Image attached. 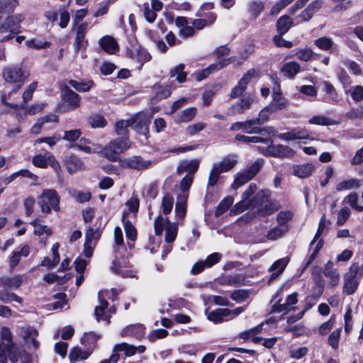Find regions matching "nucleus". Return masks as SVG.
I'll return each mask as SVG.
<instances>
[{"mask_svg": "<svg viewBox=\"0 0 363 363\" xmlns=\"http://www.w3.org/2000/svg\"><path fill=\"white\" fill-rule=\"evenodd\" d=\"M30 77V71L21 63L11 64L2 68L1 77L5 84H13L11 93L17 92Z\"/></svg>", "mask_w": 363, "mask_h": 363, "instance_id": "f257e3e1", "label": "nucleus"}, {"mask_svg": "<svg viewBox=\"0 0 363 363\" xmlns=\"http://www.w3.org/2000/svg\"><path fill=\"white\" fill-rule=\"evenodd\" d=\"M130 142L128 137H120L110 141L104 148L103 155L108 160L116 162L119 155L130 147Z\"/></svg>", "mask_w": 363, "mask_h": 363, "instance_id": "f03ea898", "label": "nucleus"}, {"mask_svg": "<svg viewBox=\"0 0 363 363\" xmlns=\"http://www.w3.org/2000/svg\"><path fill=\"white\" fill-rule=\"evenodd\" d=\"M60 197L56 190L45 189L43 191L38 199V203L43 213L48 214L52 209L55 211H60Z\"/></svg>", "mask_w": 363, "mask_h": 363, "instance_id": "7ed1b4c3", "label": "nucleus"}, {"mask_svg": "<svg viewBox=\"0 0 363 363\" xmlns=\"http://www.w3.org/2000/svg\"><path fill=\"white\" fill-rule=\"evenodd\" d=\"M25 17L21 13H16L7 17L0 26V41L11 39L15 33L19 32L21 23Z\"/></svg>", "mask_w": 363, "mask_h": 363, "instance_id": "20e7f679", "label": "nucleus"}, {"mask_svg": "<svg viewBox=\"0 0 363 363\" xmlns=\"http://www.w3.org/2000/svg\"><path fill=\"white\" fill-rule=\"evenodd\" d=\"M363 276V265L352 264L349 271L344 275L343 292L347 295L353 294L358 286L357 279Z\"/></svg>", "mask_w": 363, "mask_h": 363, "instance_id": "39448f33", "label": "nucleus"}, {"mask_svg": "<svg viewBox=\"0 0 363 363\" xmlns=\"http://www.w3.org/2000/svg\"><path fill=\"white\" fill-rule=\"evenodd\" d=\"M119 163L123 168H129L136 170L146 169L152 164L150 160H145L140 156H132L128 158L121 159Z\"/></svg>", "mask_w": 363, "mask_h": 363, "instance_id": "423d86ee", "label": "nucleus"}, {"mask_svg": "<svg viewBox=\"0 0 363 363\" xmlns=\"http://www.w3.org/2000/svg\"><path fill=\"white\" fill-rule=\"evenodd\" d=\"M127 55L139 63L138 67L139 70L141 69L145 62L150 61L152 58L151 55L140 45H132L128 50Z\"/></svg>", "mask_w": 363, "mask_h": 363, "instance_id": "0eeeda50", "label": "nucleus"}, {"mask_svg": "<svg viewBox=\"0 0 363 363\" xmlns=\"http://www.w3.org/2000/svg\"><path fill=\"white\" fill-rule=\"evenodd\" d=\"M1 343L0 344V363L7 362V351L13 346L11 333L9 328L4 327L1 330Z\"/></svg>", "mask_w": 363, "mask_h": 363, "instance_id": "6e6552de", "label": "nucleus"}, {"mask_svg": "<svg viewBox=\"0 0 363 363\" xmlns=\"http://www.w3.org/2000/svg\"><path fill=\"white\" fill-rule=\"evenodd\" d=\"M276 209L274 208L273 204L269 201H266L262 206L258 207L257 211H250L245 213L242 217L245 222H250L257 217H265L269 215H272Z\"/></svg>", "mask_w": 363, "mask_h": 363, "instance_id": "1a4fd4ad", "label": "nucleus"}, {"mask_svg": "<svg viewBox=\"0 0 363 363\" xmlns=\"http://www.w3.org/2000/svg\"><path fill=\"white\" fill-rule=\"evenodd\" d=\"M61 99L69 106V109L74 110L80 106L81 97L80 96L72 91L67 85L61 88Z\"/></svg>", "mask_w": 363, "mask_h": 363, "instance_id": "9d476101", "label": "nucleus"}, {"mask_svg": "<svg viewBox=\"0 0 363 363\" xmlns=\"http://www.w3.org/2000/svg\"><path fill=\"white\" fill-rule=\"evenodd\" d=\"M33 164L38 167L45 168L48 165L52 167L55 172L60 170V165L50 153L38 155L33 158Z\"/></svg>", "mask_w": 363, "mask_h": 363, "instance_id": "9b49d317", "label": "nucleus"}, {"mask_svg": "<svg viewBox=\"0 0 363 363\" xmlns=\"http://www.w3.org/2000/svg\"><path fill=\"white\" fill-rule=\"evenodd\" d=\"M131 127L137 132L147 135L149 132V125L150 123V117L145 113H139L133 118L130 119Z\"/></svg>", "mask_w": 363, "mask_h": 363, "instance_id": "f8f14e48", "label": "nucleus"}, {"mask_svg": "<svg viewBox=\"0 0 363 363\" xmlns=\"http://www.w3.org/2000/svg\"><path fill=\"white\" fill-rule=\"evenodd\" d=\"M87 28L86 22H83L77 26L76 37L73 43L75 52H79L81 49H86L87 47L88 41L85 40Z\"/></svg>", "mask_w": 363, "mask_h": 363, "instance_id": "ddd939ff", "label": "nucleus"}, {"mask_svg": "<svg viewBox=\"0 0 363 363\" xmlns=\"http://www.w3.org/2000/svg\"><path fill=\"white\" fill-rule=\"evenodd\" d=\"M256 74V71L254 69H251L243 75L241 79L239 81L238 85L235 86L230 92V99H235L241 96L245 91L247 85L250 82V80Z\"/></svg>", "mask_w": 363, "mask_h": 363, "instance_id": "4468645a", "label": "nucleus"}, {"mask_svg": "<svg viewBox=\"0 0 363 363\" xmlns=\"http://www.w3.org/2000/svg\"><path fill=\"white\" fill-rule=\"evenodd\" d=\"M278 138L282 140H303L309 138V133L307 129L295 128L291 131L280 133L278 135Z\"/></svg>", "mask_w": 363, "mask_h": 363, "instance_id": "2eb2a0df", "label": "nucleus"}, {"mask_svg": "<svg viewBox=\"0 0 363 363\" xmlns=\"http://www.w3.org/2000/svg\"><path fill=\"white\" fill-rule=\"evenodd\" d=\"M333 262L328 261L324 266L323 274L330 279L328 285L333 288L339 284L340 275L337 269L333 267Z\"/></svg>", "mask_w": 363, "mask_h": 363, "instance_id": "dca6fc26", "label": "nucleus"}, {"mask_svg": "<svg viewBox=\"0 0 363 363\" xmlns=\"http://www.w3.org/2000/svg\"><path fill=\"white\" fill-rule=\"evenodd\" d=\"M199 163L200 162L199 160H182L179 162L177 167V172L179 174L187 172L188 174L186 175L194 176V173L199 169Z\"/></svg>", "mask_w": 363, "mask_h": 363, "instance_id": "f3484780", "label": "nucleus"}, {"mask_svg": "<svg viewBox=\"0 0 363 363\" xmlns=\"http://www.w3.org/2000/svg\"><path fill=\"white\" fill-rule=\"evenodd\" d=\"M253 99L250 96L243 97L238 104L233 105L229 110V115L242 114L250 108Z\"/></svg>", "mask_w": 363, "mask_h": 363, "instance_id": "a211bd4d", "label": "nucleus"}, {"mask_svg": "<svg viewBox=\"0 0 363 363\" xmlns=\"http://www.w3.org/2000/svg\"><path fill=\"white\" fill-rule=\"evenodd\" d=\"M23 281V275H15L11 277L0 278V285L5 289H17Z\"/></svg>", "mask_w": 363, "mask_h": 363, "instance_id": "6ab92c4d", "label": "nucleus"}, {"mask_svg": "<svg viewBox=\"0 0 363 363\" xmlns=\"http://www.w3.org/2000/svg\"><path fill=\"white\" fill-rule=\"evenodd\" d=\"M21 335L28 344H31L35 350L38 349L40 343L36 340L38 332L33 328H23L21 329Z\"/></svg>", "mask_w": 363, "mask_h": 363, "instance_id": "aec40b11", "label": "nucleus"}, {"mask_svg": "<svg viewBox=\"0 0 363 363\" xmlns=\"http://www.w3.org/2000/svg\"><path fill=\"white\" fill-rule=\"evenodd\" d=\"M92 353V347H88L86 350H82L79 347H73L69 354V358L71 363L76 362L79 359H86Z\"/></svg>", "mask_w": 363, "mask_h": 363, "instance_id": "412c9836", "label": "nucleus"}, {"mask_svg": "<svg viewBox=\"0 0 363 363\" xmlns=\"http://www.w3.org/2000/svg\"><path fill=\"white\" fill-rule=\"evenodd\" d=\"M30 253V247L24 245L20 250L13 251L9 259V267L11 270L18 264L21 257H27Z\"/></svg>", "mask_w": 363, "mask_h": 363, "instance_id": "4be33fe9", "label": "nucleus"}, {"mask_svg": "<svg viewBox=\"0 0 363 363\" xmlns=\"http://www.w3.org/2000/svg\"><path fill=\"white\" fill-rule=\"evenodd\" d=\"M238 162L235 155H230L225 157L221 162L213 164V166L221 172H225L233 169Z\"/></svg>", "mask_w": 363, "mask_h": 363, "instance_id": "5701e85b", "label": "nucleus"}, {"mask_svg": "<svg viewBox=\"0 0 363 363\" xmlns=\"http://www.w3.org/2000/svg\"><path fill=\"white\" fill-rule=\"evenodd\" d=\"M244 133L247 134H262L263 133H265L269 135H274L275 130L272 126H267L264 128L254 126L252 124H251V123H250V120H247L245 121Z\"/></svg>", "mask_w": 363, "mask_h": 363, "instance_id": "b1692460", "label": "nucleus"}, {"mask_svg": "<svg viewBox=\"0 0 363 363\" xmlns=\"http://www.w3.org/2000/svg\"><path fill=\"white\" fill-rule=\"evenodd\" d=\"M288 105V101L281 96L280 91H274L272 102L269 105L271 111L277 112L285 108Z\"/></svg>", "mask_w": 363, "mask_h": 363, "instance_id": "393cba45", "label": "nucleus"}, {"mask_svg": "<svg viewBox=\"0 0 363 363\" xmlns=\"http://www.w3.org/2000/svg\"><path fill=\"white\" fill-rule=\"evenodd\" d=\"M99 44L101 48L109 54H113L118 50V45L113 38L106 35L103 37Z\"/></svg>", "mask_w": 363, "mask_h": 363, "instance_id": "a878e982", "label": "nucleus"}, {"mask_svg": "<svg viewBox=\"0 0 363 363\" xmlns=\"http://www.w3.org/2000/svg\"><path fill=\"white\" fill-rule=\"evenodd\" d=\"M291 150L289 147L283 145H269L266 149L267 155L276 157H284Z\"/></svg>", "mask_w": 363, "mask_h": 363, "instance_id": "bb28decb", "label": "nucleus"}, {"mask_svg": "<svg viewBox=\"0 0 363 363\" xmlns=\"http://www.w3.org/2000/svg\"><path fill=\"white\" fill-rule=\"evenodd\" d=\"M293 25L292 18L286 15L281 16L277 21L276 27L278 34L284 35Z\"/></svg>", "mask_w": 363, "mask_h": 363, "instance_id": "cd10ccee", "label": "nucleus"}, {"mask_svg": "<svg viewBox=\"0 0 363 363\" xmlns=\"http://www.w3.org/2000/svg\"><path fill=\"white\" fill-rule=\"evenodd\" d=\"M323 90L329 96L328 101L333 104H337L341 100L334 86L329 82H323Z\"/></svg>", "mask_w": 363, "mask_h": 363, "instance_id": "c85d7f7f", "label": "nucleus"}, {"mask_svg": "<svg viewBox=\"0 0 363 363\" xmlns=\"http://www.w3.org/2000/svg\"><path fill=\"white\" fill-rule=\"evenodd\" d=\"M322 1L320 0H315L313 1L311 4H310L308 7L303 10L301 13V16L303 18L304 21H308L310 20L313 15L317 12L319 9L322 6Z\"/></svg>", "mask_w": 363, "mask_h": 363, "instance_id": "c756f323", "label": "nucleus"}, {"mask_svg": "<svg viewBox=\"0 0 363 363\" xmlns=\"http://www.w3.org/2000/svg\"><path fill=\"white\" fill-rule=\"evenodd\" d=\"M230 309L229 308H217L208 314V318L214 323H220L223 320L225 317L230 316Z\"/></svg>", "mask_w": 363, "mask_h": 363, "instance_id": "7c9ffc66", "label": "nucleus"}, {"mask_svg": "<svg viewBox=\"0 0 363 363\" xmlns=\"http://www.w3.org/2000/svg\"><path fill=\"white\" fill-rule=\"evenodd\" d=\"M301 70L300 65L296 62H289L284 64L281 67L284 74L293 79Z\"/></svg>", "mask_w": 363, "mask_h": 363, "instance_id": "2f4dec72", "label": "nucleus"}, {"mask_svg": "<svg viewBox=\"0 0 363 363\" xmlns=\"http://www.w3.org/2000/svg\"><path fill=\"white\" fill-rule=\"evenodd\" d=\"M294 174L299 178L308 177L313 171V166L311 164H304L294 167Z\"/></svg>", "mask_w": 363, "mask_h": 363, "instance_id": "473e14b6", "label": "nucleus"}, {"mask_svg": "<svg viewBox=\"0 0 363 363\" xmlns=\"http://www.w3.org/2000/svg\"><path fill=\"white\" fill-rule=\"evenodd\" d=\"M361 186V181L357 179H350L345 180L337 184L335 189L337 191L357 189Z\"/></svg>", "mask_w": 363, "mask_h": 363, "instance_id": "72a5a7b5", "label": "nucleus"}, {"mask_svg": "<svg viewBox=\"0 0 363 363\" xmlns=\"http://www.w3.org/2000/svg\"><path fill=\"white\" fill-rule=\"evenodd\" d=\"M66 165L70 174L84 169V162L76 156H70L67 160Z\"/></svg>", "mask_w": 363, "mask_h": 363, "instance_id": "f704fd0d", "label": "nucleus"}, {"mask_svg": "<svg viewBox=\"0 0 363 363\" xmlns=\"http://www.w3.org/2000/svg\"><path fill=\"white\" fill-rule=\"evenodd\" d=\"M288 264V261L286 259H280L274 262L270 267L269 272H273L270 277V280L276 279L279 276L284 270L285 267Z\"/></svg>", "mask_w": 363, "mask_h": 363, "instance_id": "c9c22d12", "label": "nucleus"}, {"mask_svg": "<svg viewBox=\"0 0 363 363\" xmlns=\"http://www.w3.org/2000/svg\"><path fill=\"white\" fill-rule=\"evenodd\" d=\"M153 91L155 92L153 99L156 101L167 99L171 95L170 88L167 85L155 84Z\"/></svg>", "mask_w": 363, "mask_h": 363, "instance_id": "e433bc0d", "label": "nucleus"}, {"mask_svg": "<svg viewBox=\"0 0 363 363\" xmlns=\"http://www.w3.org/2000/svg\"><path fill=\"white\" fill-rule=\"evenodd\" d=\"M197 109L194 107L187 108L177 116V123H186L191 121L196 116Z\"/></svg>", "mask_w": 363, "mask_h": 363, "instance_id": "4c0bfd02", "label": "nucleus"}, {"mask_svg": "<svg viewBox=\"0 0 363 363\" xmlns=\"http://www.w3.org/2000/svg\"><path fill=\"white\" fill-rule=\"evenodd\" d=\"M264 4L262 1H251L247 5V11L253 17L257 18L264 11Z\"/></svg>", "mask_w": 363, "mask_h": 363, "instance_id": "58836bf2", "label": "nucleus"}, {"mask_svg": "<svg viewBox=\"0 0 363 363\" xmlns=\"http://www.w3.org/2000/svg\"><path fill=\"white\" fill-rule=\"evenodd\" d=\"M268 201V194L264 191H258L254 197L249 201L252 208H258Z\"/></svg>", "mask_w": 363, "mask_h": 363, "instance_id": "ea45409f", "label": "nucleus"}, {"mask_svg": "<svg viewBox=\"0 0 363 363\" xmlns=\"http://www.w3.org/2000/svg\"><path fill=\"white\" fill-rule=\"evenodd\" d=\"M234 199L233 197L228 196L225 198H224L218 204V206L216 208V210L215 211V216L216 217H219L223 213L226 212L229 208L232 206L233 203Z\"/></svg>", "mask_w": 363, "mask_h": 363, "instance_id": "a19ab883", "label": "nucleus"}, {"mask_svg": "<svg viewBox=\"0 0 363 363\" xmlns=\"http://www.w3.org/2000/svg\"><path fill=\"white\" fill-rule=\"evenodd\" d=\"M123 352L126 357H132L135 354V346L126 342L116 344L113 347V352Z\"/></svg>", "mask_w": 363, "mask_h": 363, "instance_id": "79ce46f5", "label": "nucleus"}, {"mask_svg": "<svg viewBox=\"0 0 363 363\" xmlns=\"http://www.w3.org/2000/svg\"><path fill=\"white\" fill-rule=\"evenodd\" d=\"M123 223L127 238L135 241L137 239V230L132 223L125 218V213H123Z\"/></svg>", "mask_w": 363, "mask_h": 363, "instance_id": "37998d69", "label": "nucleus"}, {"mask_svg": "<svg viewBox=\"0 0 363 363\" xmlns=\"http://www.w3.org/2000/svg\"><path fill=\"white\" fill-rule=\"evenodd\" d=\"M184 64H179V65L176 66L173 69L170 70L169 74L171 77H176V79L179 83H183L186 81V73L184 71Z\"/></svg>", "mask_w": 363, "mask_h": 363, "instance_id": "c03bdc74", "label": "nucleus"}, {"mask_svg": "<svg viewBox=\"0 0 363 363\" xmlns=\"http://www.w3.org/2000/svg\"><path fill=\"white\" fill-rule=\"evenodd\" d=\"M166 234L164 240L168 243H172L176 239L178 227L177 225L174 223L168 222V224L166 225Z\"/></svg>", "mask_w": 363, "mask_h": 363, "instance_id": "a18cd8bd", "label": "nucleus"}, {"mask_svg": "<svg viewBox=\"0 0 363 363\" xmlns=\"http://www.w3.org/2000/svg\"><path fill=\"white\" fill-rule=\"evenodd\" d=\"M251 179H252L249 177L248 174L245 170L241 172H238L235 176V179L232 184V188L233 189H237Z\"/></svg>", "mask_w": 363, "mask_h": 363, "instance_id": "49530a36", "label": "nucleus"}, {"mask_svg": "<svg viewBox=\"0 0 363 363\" xmlns=\"http://www.w3.org/2000/svg\"><path fill=\"white\" fill-rule=\"evenodd\" d=\"M0 301L4 303H9L11 301H16L21 303L23 299L14 293L8 291L6 289L0 291Z\"/></svg>", "mask_w": 363, "mask_h": 363, "instance_id": "de8ad7c7", "label": "nucleus"}, {"mask_svg": "<svg viewBox=\"0 0 363 363\" xmlns=\"http://www.w3.org/2000/svg\"><path fill=\"white\" fill-rule=\"evenodd\" d=\"M243 277L240 274L228 275L223 277L222 284L231 286H238L242 284Z\"/></svg>", "mask_w": 363, "mask_h": 363, "instance_id": "09e8293b", "label": "nucleus"}, {"mask_svg": "<svg viewBox=\"0 0 363 363\" xmlns=\"http://www.w3.org/2000/svg\"><path fill=\"white\" fill-rule=\"evenodd\" d=\"M30 225H32L34 228V233L37 235H42L43 234H46L47 236H50L52 234V230L48 228L47 225H41L39 223V219L36 218L31 221Z\"/></svg>", "mask_w": 363, "mask_h": 363, "instance_id": "8fccbe9b", "label": "nucleus"}, {"mask_svg": "<svg viewBox=\"0 0 363 363\" xmlns=\"http://www.w3.org/2000/svg\"><path fill=\"white\" fill-rule=\"evenodd\" d=\"M88 121L91 128H104L107 124L104 117L99 114H93L90 116Z\"/></svg>", "mask_w": 363, "mask_h": 363, "instance_id": "3c124183", "label": "nucleus"}, {"mask_svg": "<svg viewBox=\"0 0 363 363\" xmlns=\"http://www.w3.org/2000/svg\"><path fill=\"white\" fill-rule=\"evenodd\" d=\"M342 62L345 67H347V69L352 74L356 76H359L362 74L361 67L355 61L350 60L348 58H345L342 60Z\"/></svg>", "mask_w": 363, "mask_h": 363, "instance_id": "603ef678", "label": "nucleus"}, {"mask_svg": "<svg viewBox=\"0 0 363 363\" xmlns=\"http://www.w3.org/2000/svg\"><path fill=\"white\" fill-rule=\"evenodd\" d=\"M347 94H350L352 100L356 103L361 102L363 100V86L356 85L347 89Z\"/></svg>", "mask_w": 363, "mask_h": 363, "instance_id": "864d4df0", "label": "nucleus"}, {"mask_svg": "<svg viewBox=\"0 0 363 363\" xmlns=\"http://www.w3.org/2000/svg\"><path fill=\"white\" fill-rule=\"evenodd\" d=\"M314 45H316L319 49L327 51L333 48L334 43L332 39L329 38L321 37L315 40Z\"/></svg>", "mask_w": 363, "mask_h": 363, "instance_id": "5fc2aeb1", "label": "nucleus"}, {"mask_svg": "<svg viewBox=\"0 0 363 363\" xmlns=\"http://www.w3.org/2000/svg\"><path fill=\"white\" fill-rule=\"evenodd\" d=\"M68 84L77 91L81 92L89 91L93 85V82L91 81L79 82L73 79L69 80Z\"/></svg>", "mask_w": 363, "mask_h": 363, "instance_id": "6e6d98bb", "label": "nucleus"}, {"mask_svg": "<svg viewBox=\"0 0 363 363\" xmlns=\"http://www.w3.org/2000/svg\"><path fill=\"white\" fill-rule=\"evenodd\" d=\"M174 198L169 194H165L162 201V213L164 215L169 214L173 208Z\"/></svg>", "mask_w": 363, "mask_h": 363, "instance_id": "4d7b16f0", "label": "nucleus"}, {"mask_svg": "<svg viewBox=\"0 0 363 363\" xmlns=\"http://www.w3.org/2000/svg\"><path fill=\"white\" fill-rule=\"evenodd\" d=\"M128 127H131L130 119L126 121L121 120L116 123L115 131L118 135H126L128 133Z\"/></svg>", "mask_w": 363, "mask_h": 363, "instance_id": "13d9d810", "label": "nucleus"}, {"mask_svg": "<svg viewBox=\"0 0 363 363\" xmlns=\"http://www.w3.org/2000/svg\"><path fill=\"white\" fill-rule=\"evenodd\" d=\"M264 162L263 159H258L254 162L248 169H245L251 179H253L254 177L261 170L264 165Z\"/></svg>", "mask_w": 363, "mask_h": 363, "instance_id": "bf43d9fd", "label": "nucleus"}, {"mask_svg": "<svg viewBox=\"0 0 363 363\" xmlns=\"http://www.w3.org/2000/svg\"><path fill=\"white\" fill-rule=\"evenodd\" d=\"M99 298L100 301V305L95 307L94 315L98 321L103 318L104 310L108 307V303L105 299L101 298V292L99 293Z\"/></svg>", "mask_w": 363, "mask_h": 363, "instance_id": "052dcab7", "label": "nucleus"}, {"mask_svg": "<svg viewBox=\"0 0 363 363\" xmlns=\"http://www.w3.org/2000/svg\"><path fill=\"white\" fill-rule=\"evenodd\" d=\"M143 334V328L140 325H130L125 328L122 333L123 336L133 335L135 336L137 338L140 337Z\"/></svg>", "mask_w": 363, "mask_h": 363, "instance_id": "680f3d73", "label": "nucleus"}, {"mask_svg": "<svg viewBox=\"0 0 363 363\" xmlns=\"http://www.w3.org/2000/svg\"><path fill=\"white\" fill-rule=\"evenodd\" d=\"M169 220L164 219L161 216H158L154 222L155 233L157 235H161L162 234L164 228H166V225L168 224Z\"/></svg>", "mask_w": 363, "mask_h": 363, "instance_id": "e2e57ef3", "label": "nucleus"}, {"mask_svg": "<svg viewBox=\"0 0 363 363\" xmlns=\"http://www.w3.org/2000/svg\"><path fill=\"white\" fill-rule=\"evenodd\" d=\"M38 86V82H33L30 84L23 91L22 99L23 104H26L28 101H30L33 98V94Z\"/></svg>", "mask_w": 363, "mask_h": 363, "instance_id": "0e129e2a", "label": "nucleus"}, {"mask_svg": "<svg viewBox=\"0 0 363 363\" xmlns=\"http://www.w3.org/2000/svg\"><path fill=\"white\" fill-rule=\"evenodd\" d=\"M341 328H337L330 334L328 342L330 346L333 349H337L339 346V342L340 338Z\"/></svg>", "mask_w": 363, "mask_h": 363, "instance_id": "69168bd1", "label": "nucleus"}, {"mask_svg": "<svg viewBox=\"0 0 363 363\" xmlns=\"http://www.w3.org/2000/svg\"><path fill=\"white\" fill-rule=\"evenodd\" d=\"M250 296V292L245 289L235 290L232 292L230 298L237 302L245 301Z\"/></svg>", "mask_w": 363, "mask_h": 363, "instance_id": "338daca9", "label": "nucleus"}, {"mask_svg": "<svg viewBox=\"0 0 363 363\" xmlns=\"http://www.w3.org/2000/svg\"><path fill=\"white\" fill-rule=\"evenodd\" d=\"M345 116L351 120L363 118V106H357L350 108Z\"/></svg>", "mask_w": 363, "mask_h": 363, "instance_id": "774afa93", "label": "nucleus"}]
</instances>
